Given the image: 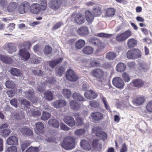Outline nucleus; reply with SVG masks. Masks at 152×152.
I'll use <instances>...</instances> for the list:
<instances>
[{"label": "nucleus", "instance_id": "1", "mask_svg": "<svg viewBox=\"0 0 152 152\" xmlns=\"http://www.w3.org/2000/svg\"><path fill=\"white\" fill-rule=\"evenodd\" d=\"M90 74L92 77L96 78L98 83L100 84L104 83L106 81L108 75L107 72L100 68L94 69L91 72Z\"/></svg>", "mask_w": 152, "mask_h": 152}, {"label": "nucleus", "instance_id": "2", "mask_svg": "<svg viewBox=\"0 0 152 152\" xmlns=\"http://www.w3.org/2000/svg\"><path fill=\"white\" fill-rule=\"evenodd\" d=\"M40 4L37 3L32 4L30 6V11L32 13L37 14L40 11H44L47 7V0H40Z\"/></svg>", "mask_w": 152, "mask_h": 152}, {"label": "nucleus", "instance_id": "3", "mask_svg": "<svg viewBox=\"0 0 152 152\" xmlns=\"http://www.w3.org/2000/svg\"><path fill=\"white\" fill-rule=\"evenodd\" d=\"M75 140L72 137H66L64 139L61 145L65 150L72 149L75 147Z\"/></svg>", "mask_w": 152, "mask_h": 152}, {"label": "nucleus", "instance_id": "4", "mask_svg": "<svg viewBox=\"0 0 152 152\" xmlns=\"http://www.w3.org/2000/svg\"><path fill=\"white\" fill-rule=\"evenodd\" d=\"M132 34L131 31L127 30L117 35L116 37V40L118 42H122L129 37L132 35Z\"/></svg>", "mask_w": 152, "mask_h": 152}, {"label": "nucleus", "instance_id": "5", "mask_svg": "<svg viewBox=\"0 0 152 152\" xmlns=\"http://www.w3.org/2000/svg\"><path fill=\"white\" fill-rule=\"evenodd\" d=\"M92 130L96 136L99 137L103 140L107 139V135L105 132L102 131L101 127L96 126L93 128Z\"/></svg>", "mask_w": 152, "mask_h": 152}, {"label": "nucleus", "instance_id": "6", "mask_svg": "<svg viewBox=\"0 0 152 152\" xmlns=\"http://www.w3.org/2000/svg\"><path fill=\"white\" fill-rule=\"evenodd\" d=\"M66 77L67 79L72 82L76 81L79 79L76 73L71 69H69L66 71Z\"/></svg>", "mask_w": 152, "mask_h": 152}, {"label": "nucleus", "instance_id": "7", "mask_svg": "<svg viewBox=\"0 0 152 152\" xmlns=\"http://www.w3.org/2000/svg\"><path fill=\"white\" fill-rule=\"evenodd\" d=\"M112 82L113 85L116 88L120 89L124 88V83L121 78L119 77H114L112 80Z\"/></svg>", "mask_w": 152, "mask_h": 152}, {"label": "nucleus", "instance_id": "8", "mask_svg": "<svg viewBox=\"0 0 152 152\" xmlns=\"http://www.w3.org/2000/svg\"><path fill=\"white\" fill-rule=\"evenodd\" d=\"M26 98L33 103L36 102L37 101V97L34 95L33 89H28L24 93Z\"/></svg>", "mask_w": 152, "mask_h": 152}, {"label": "nucleus", "instance_id": "9", "mask_svg": "<svg viewBox=\"0 0 152 152\" xmlns=\"http://www.w3.org/2000/svg\"><path fill=\"white\" fill-rule=\"evenodd\" d=\"M30 5L27 1H24L22 3L18 8V12L21 14H23L28 12L30 10Z\"/></svg>", "mask_w": 152, "mask_h": 152}, {"label": "nucleus", "instance_id": "10", "mask_svg": "<svg viewBox=\"0 0 152 152\" xmlns=\"http://www.w3.org/2000/svg\"><path fill=\"white\" fill-rule=\"evenodd\" d=\"M18 54L21 58L25 61H28L30 57V53L25 48L20 49L19 51Z\"/></svg>", "mask_w": 152, "mask_h": 152}, {"label": "nucleus", "instance_id": "11", "mask_svg": "<svg viewBox=\"0 0 152 152\" xmlns=\"http://www.w3.org/2000/svg\"><path fill=\"white\" fill-rule=\"evenodd\" d=\"M62 3L61 0H51L49 2V7L53 10H56L60 7Z\"/></svg>", "mask_w": 152, "mask_h": 152}, {"label": "nucleus", "instance_id": "12", "mask_svg": "<svg viewBox=\"0 0 152 152\" xmlns=\"http://www.w3.org/2000/svg\"><path fill=\"white\" fill-rule=\"evenodd\" d=\"M144 83V82L143 80L137 78L132 80L129 84V86L131 85L133 87L139 88L143 86Z\"/></svg>", "mask_w": 152, "mask_h": 152}, {"label": "nucleus", "instance_id": "13", "mask_svg": "<svg viewBox=\"0 0 152 152\" xmlns=\"http://www.w3.org/2000/svg\"><path fill=\"white\" fill-rule=\"evenodd\" d=\"M35 128L34 130L36 133L39 135L41 136L44 133V126L42 123L38 122L35 124Z\"/></svg>", "mask_w": 152, "mask_h": 152}, {"label": "nucleus", "instance_id": "14", "mask_svg": "<svg viewBox=\"0 0 152 152\" xmlns=\"http://www.w3.org/2000/svg\"><path fill=\"white\" fill-rule=\"evenodd\" d=\"M91 117L92 119L95 121H100L104 118V115L102 113L96 111L91 113Z\"/></svg>", "mask_w": 152, "mask_h": 152}, {"label": "nucleus", "instance_id": "15", "mask_svg": "<svg viewBox=\"0 0 152 152\" xmlns=\"http://www.w3.org/2000/svg\"><path fill=\"white\" fill-rule=\"evenodd\" d=\"M64 122L69 126L73 127L75 124L74 118L72 116L69 115L65 116L64 118Z\"/></svg>", "mask_w": 152, "mask_h": 152}, {"label": "nucleus", "instance_id": "16", "mask_svg": "<svg viewBox=\"0 0 152 152\" xmlns=\"http://www.w3.org/2000/svg\"><path fill=\"white\" fill-rule=\"evenodd\" d=\"M85 97L88 99H92L96 98L98 94L91 90L87 91L84 94Z\"/></svg>", "mask_w": 152, "mask_h": 152}, {"label": "nucleus", "instance_id": "17", "mask_svg": "<svg viewBox=\"0 0 152 152\" xmlns=\"http://www.w3.org/2000/svg\"><path fill=\"white\" fill-rule=\"evenodd\" d=\"M80 147L86 151H90L91 149V146L89 142L85 140H81L80 142Z\"/></svg>", "mask_w": 152, "mask_h": 152}, {"label": "nucleus", "instance_id": "18", "mask_svg": "<svg viewBox=\"0 0 152 152\" xmlns=\"http://www.w3.org/2000/svg\"><path fill=\"white\" fill-rule=\"evenodd\" d=\"M66 105V102L64 100H57L54 102L53 106L57 108H61L65 106Z\"/></svg>", "mask_w": 152, "mask_h": 152}, {"label": "nucleus", "instance_id": "19", "mask_svg": "<svg viewBox=\"0 0 152 152\" xmlns=\"http://www.w3.org/2000/svg\"><path fill=\"white\" fill-rule=\"evenodd\" d=\"M5 48L9 53H12L16 52V48L15 44L12 43H9L5 45Z\"/></svg>", "mask_w": 152, "mask_h": 152}, {"label": "nucleus", "instance_id": "20", "mask_svg": "<svg viewBox=\"0 0 152 152\" xmlns=\"http://www.w3.org/2000/svg\"><path fill=\"white\" fill-rule=\"evenodd\" d=\"M75 22L78 24H81L85 22V18L83 15L81 14H78L74 18Z\"/></svg>", "mask_w": 152, "mask_h": 152}, {"label": "nucleus", "instance_id": "21", "mask_svg": "<svg viewBox=\"0 0 152 152\" xmlns=\"http://www.w3.org/2000/svg\"><path fill=\"white\" fill-rule=\"evenodd\" d=\"M85 17L87 21L91 23L94 20V16L93 14L89 10H86L85 12Z\"/></svg>", "mask_w": 152, "mask_h": 152}, {"label": "nucleus", "instance_id": "22", "mask_svg": "<svg viewBox=\"0 0 152 152\" xmlns=\"http://www.w3.org/2000/svg\"><path fill=\"white\" fill-rule=\"evenodd\" d=\"M7 142L9 145H17L18 144V139L15 136H11L7 139Z\"/></svg>", "mask_w": 152, "mask_h": 152}, {"label": "nucleus", "instance_id": "23", "mask_svg": "<svg viewBox=\"0 0 152 152\" xmlns=\"http://www.w3.org/2000/svg\"><path fill=\"white\" fill-rule=\"evenodd\" d=\"M20 132L23 135L29 136H32L33 134L31 129L25 127L22 128Z\"/></svg>", "mask_w": 152, "mask_h": 152}, {"label": "nucleus", "instance_id": "24", "mask_svg": "<svg viewBox=\"0 0 152 152\" xmlns=\"http://www.w3.org/2000/svg\"><path fill=\"white\" fill-rule=\"evenodd\" d=\"M77 34L81 36H84L88 33V29L85 26H82L79 28L77 31Z\"/></svg>", "mask_w": 152, "mask_h": 152}, {"label": "nucleus", "instance_id": "25", "mask_svg": "<svg viewBox=\"0 0 152 152\" xmlns=\"http://www.w3.org/2000/svg\"><path fill=\"white\" fill-rule=\"evenodd\" d=\"M133 103L138 105L142 104L145 101V99L143 96H139L137 97L133 100Z\"/></svg>", "mask_w": 152, "mask_h": 152}, {"label": "nucleus", "instance_id": "26", "mask_svg": "<svg viewBox=\"0 0 152 152\" xmlns=\"http://www.w3.org/2000/svg\"><path fill=\"white\" fill-rule=\"evenodd\" d=\"M115 10L113 8H107L105 12V15L106 16L111 17L115 15Z\"/></svg>", "mask_w": 152, "mask_h": 152}, {"label": "nucleus", "instance_id": "27", "mask_svg": "<svg viewBox=\"0 0 152 152\" xmlns=\"http://www.w3.org/2000/svg\"><path fill=\"white\" fill-rule=\"evenodd\" d=\"M73 99L79 101H84L85 99L78 93L75 92L72 95Z\"/></svg>", "mask_w": 152, "mask_h": 152}, {"label": "nucleus", "instance_id": "28", "mask_svg": "<svg viewBox=\"0 0 152 152\" xmlns=\"http://www.w3.org/2000/svg\"><path fill=\"white\" fill-rule=\"evenodd\" d=\"M48 124L53 127L58 128L59 127L58 121L55 119H50L48 121Z\"/></svg>", "mask_w": 152, "mask_h": 152}, {"label": "nucleus", "instance_id": "29", "mask_svg": "<svg viewBox=\"0 0 152 152\" xmlns=\"http://www.w3.org/2000/svg\"><path fill=\"white\" fill-rule=\"evenodd\" d=\"M126 66L125 64L122 63H119L116 66V70L120 72H124L126 69Z\"/></svg>", "mask_w": 152, "mask_h": 152}, {"label": "nucleus", "instance_id": "30", "mask_svg": "<svg viewBox=\"0 0 152 152\" xmlns=\"http://www.w3.org/2000/svg\"><path fill=\"white\" fill-rule=\"evenodd\" d=\"M63 60V58H59L50 61L49 65L51 68H54L56 65L60 63Z\"/></svg>", "mask_w": 152, "mask_h": 152}, {"label": "nucleus", "instance_id": "31", "mask_svg": "<svg viewBox=\"0 0 152 152\" xmlns=\"http://www.w3.org/2000/svg\"><path fill=\"white\" fill-rule=\"evenodd\" d=\"M82 51L86 54L90 55L93 53L94 49L91 47L87 46L83 48Z\"/></svg>", "mask_w": 152, "mask_h": 152}, {"label": "nucleus", "instance_id": "32", "mask_svg": "<svg viewBox=\"0 0 152 152\" xmlns=\"http://www.w3.org/2000/svg\"><path fill=\"white\" fill-rule=\"evenodd\" d=\"M92 12L94 17H98L102 14V11L101 8L97 7L93 9Z\"/></svg>", "mask_w": 152, "mask_h": 152}, {"label": "nucleus", "instance_id": "33", "mask_svg": "<svg viewBox=\"0 0 152 152\" xmlns=\"http://www.w3.org/2000/svg\"><path fill=\"white\" fill-rule=\"evenodd\" d=\"M44 94L45 99L48 101H51L53 99V96L51 91H47L45 92Z\"/></svg>", "mask_w": 152, "mask_h": 152}, {"label": "nucleus", "instance_id": "34", "mask_svg": "<svg viewBox=\"0 0 152 152\" xmlns=\"http://www.w3.org/2000/svg\"><path fill=\"white\" fill-rule=\"evenodd\" d=\"M116 53L113 51H110L106 54V58L109 60H113L116 57Z\"/></svg>", "mask_w": 152, "mask_h": 152}, {"label": "nucleus", "instance_id": "35", "mask_svg": "<svg viewBox=\"0 0 152 152\" xmlns=\"http://www.w3.org/2000/svg\"><path fill=\"white\" fill-rule=\"evenodd\" d=\"M69 104L71 107L74 110H78L80 108V104L73 100L70 102Z\"/></svg>", "mask_w": 152, "mask_h": 152}, {"label": "nucleus", "instance_id": "36", "mask_svg": "<svg viewBox=\"0 0 152 152\" xmlns=\"http://www.w3.org/2000/svg\"><path fill=\"white\" fill-rule=\"evenodd\" d=\"M85 44V42L83 39H79L75 43V46L77 49H80L83 47Z\"/></svg>", "mask_w": 152, "mask_h": 152}, {"label": "nucleus", "instance_id": "37", "mask_svg": "<svg viewBox=\"0 0 152 152\" xmlns=\"http://www.w3.org/2000/svg\"><path fill=\"white\" fill-rule=\"evenodd\" d=\"M134 56V59L140 58L141 56L140 50L138 49H132Z\"/></svg>", "mask_w": 152, "mask_h": 152}, {"label": "nucleus", "instance_id": "38", "mask_svg": "<svg viewBox=\"0 0 152 152\" xmlns=\"http://www.w3.org/2000/svg\"><path fill=\"white\" fill-rule=\"evenodd\" d=\"M127 44L129 48H133L137 45V42L133 38L129 39L127 41Z\"/></svg>", "mask_w": 152, "mask_h": 152}, {"label": "nucleus", "instance_id": "39", "mask_svg": "<svg viewBox=\"0 0 152 152\" xmlns=\"http://www.w3.org/2000/svg\"><path fill=\"white\" fill-rule=\"evenodd\" d=\"M32 44L31 42L28 41H24L20 45V48H28V50H30V48Z\"/></svg>", "mask_w": 152, "mask_h": 152}, {"label": "nucleus", "instance_id": "40", "mask_svg": "<svg viewBox=\"0 0 152 152\" xmlns=\"http://www.w3.org/2000/svg\"><path fill=\"white\" fill-rule=\"evenodd\" d=\"M62 93L64 96L67 98H69L72 94V92L70 90L66 88L63 89Z\"/></svg>", "mask_w": 152, "mask_h": 152}, {"label": "nucleus", "instance_id": "41", "mask_svg": "<svg viewBox=\"0 0 152 152\" xmlns=\"http://www.w3.org/2000/svg\"><path fill=\"white\" fill-rule=\"evenodd\" d=\"M10 72L11 74L17 76L20 75V70L15 68H12L10 70Z\"/></svg>", "mask_w": 152, "mask_h": 152}, {"label": "nucleus", "instance_id": "42", "mask_svg": "<svg viewBox=\"0 0 152 152\" xmlns=\"http://www.w3.org/2000/svg\"><path fill=\"white\" fill-rule=\"evenodd\" d=\"M52 48L49 45H45L43 50L44 53L47 55L51 54L52 52Z\"/></svg>", "mask_w": 152, "mask_h": 152}, {"label": "nucleus", "instance_id": "43", "mask_svg": "<svg viewBox=\"0 0 152 152\" xmlns=\"http://www.w3.org/2000/svg\"><path fill=\"white\" fill-rule=\"evenodd\" d=\"M90 65L94 67L99 66L100 65V63L99 61L94 59L91 61L90 63Z\"/></svg>", "mask_w": 152, "mask_h": 152}, {"label": "nucleus", "instance_id": "44", "mask_svg": "<svg viewBox=\"0 0 152 152\" xmlns=\"http://www.w3.org/2000/svg\"><path fill=\"white\" fill-rule=\"evenodd\" d=\"M6 87L9 88L13 89L15 86V84L13 81L7 80L5 83Z\"/></svg>", "mask_w": 152, "mask_h": 152}, {"label": "nucleus", "instance_id": "45", "mask_svg": "<svg viewBox=\"0 0 152 152\" xmlns=\"http://www.w3.org/2000/svg\"><path fill=\"white\" fill-rule=\"evenodd\" d=\"M11 131L8 129H5L2 130L1 132V135L4 137H7L11 133Z\"/></svg>", "mask_w": 152, "mask_h": 152}, {"label": "nucleus", "instance_id": "46", "mask_svg": "<svg viewBox=\"0 0 152 152\" xmlns=\"http://www.w3.org/2000/svg\"><path fill=\"white\" fill-rule=\"evenodd\" d=\"M31 143L28 141H25L23 142L21 145V147L22 151H24L30 145Z\"/></svg>", "mask_w": 152, "mask_h": 152}, {"label": "nucleus", "instance_id": "47", "mask_svg": "<svg viewBox=\"0 0 152 152\" xmlns=\"http://www.w3.org/2000/svg\"><path fill=\"white\" fill-rule=\"evenodd\" d=\"M41 58L39 57H37L36 55H34L33 57L31 59V62L32 64L39 63L40 61Z\"/></svg>", "mask_w": 152, "mask_h": 152}, {"label": "nucleus", "instance_id": "48", "mask_svg": "<svg viewBox=\"0 0 152 152\" xmlns=\"http://www.w3.org/2000/svg\"><path fill=\"white\" fill-rule=\"evenodd\" d=\"M122 78L125 82H128L130 80L129 74L126 72H124L122 75Z\"/></svg>", "mask_w": 152, "mask_h": 152}, {"label": "nucleus", "instance_id": "49", "mask_svg": "<svg viewBox=\"0 0 152 152\" xmlns=\"http://www.w3.org/2000/svg\"><path fill=\"white\" fill-rule=\"evenodd\" d=\"M18 100L21 104L24 105L25 107H28L30 106V102L26 99H21L19 98Z\"/></svg>", "mask_w": 152, "mask_h": 152}, {"label": "nucleus", "instance_id": "50", "mask_svg": "<svg viewBox=\"0 0 152 152\" xmlns=\"http://www.w3.org/2000/svg\"><path fill=\"white\" fill-rule=\"evenodd\" d=\"M50 116V114L49 113L43 112L41 119L45 121L48 119Z\"/></svg>", "mask_w": 152, "mask_h": 152}, {"label": "nucleus", "instance_id": "51", "mask_svg": "<svg viewBox=\"0 0 152 152\" xmlns=\"http://www.w3.org/2000/svg\"><path fill=\"white\" fill-rule=\"evenodd\" d=\"M64 71L65 69L63 66H60L56 72V75L60 77L61 76Z\"/></svg>", "mask_w": 152, "mask_h": 152}, {"label": "nucleus", "instance_id": "52", "mask_svg": "<svg viewBox=\"0 0 152 152\" xmlns=\"http://www.w3.org/2000/svg\"><path fill=\"white\" fill-rule=\"evenodd\" d=\"M97 36L98 37H101L109 38L112 36L113 34H106L103 33H98L97 34Z\"/></svg>", "mask_w": 152, "mask_h": 152}, {"label": "nucleus", "instance_id": "53", "mask_svg": "<svg viewBox=\"0 0 152 152\" xmlns=\"http://www.w3.org/2000/svg\"><path fill=\"white\" fill-rule=\"evenodd\" d=\"M146 108L148 112L150 113L152 112V100L149 101L147 103Z\"/></svg>", "mask_w": 152, "mask_h": 152}, {"label": "nucleus", "instance_id": "54", "mask_svg": "<svg viewBox=\"0 0 152 152\" xmlns=\"http://www.w3.org/2000/svg\"><path fill=\"white\" fill-rule=\"evenodd\" d=\"M15 3L14 2L10 3L7 7L8 10L10 12L13 11L16 7L15 5Z\"/></svg>", "mask_w": 152, "mask_h": 152}, {"label": "nucleus", "instance_id": "55", "mask_svg": "<svg viewBox=\"0 0 152 152\" xmlns=\"http://www.w3.org/2000/svg\"><path fill=\"white\" fill-rule=\"evenodd\" d=\"M75 119L76 121L77 125V126H81L83 124V118L78 117L76 118Z\"/></svg>", "mask_w": 152, "mask_h": 152}, {"label": "nucleus", "instance_id": "56", "mask_svg": "<svg viewBox=\"0 0 152 152\" xmlns=\"http://www.w3.org/2000/svg\"><path fill=\"white\" fill-rule=\"evenodd\" d=\"M45 84L44 83H41L37 88L38 91L41 93H43L45 90Z\"/></svg>", "mask_w": 152, "mask_h": 152}, {"label": "nucleus", "instance_id": "57", "mask_svg": "<svg viewBox=\"0 0 152 152\" xmlns=\"http://www.w3.org/2000/svg\"><path fill=\"white\" fill-rule=\"evenodd\" d=\"M99 41L96 39H95L94 38L91 39L89 40V42L90 44L94 46H98V43Z\"/></svg>", "mask_w": 152, "mask_h": 152}, {"label": "nucleus", "instance_id": "58", "mask_svg": "<svg viewBox=\"0 0 152 152\" xmlns=\"http://www.w3.org/2000/svg\"><path fill=\"white\" fill-rule=\"evenodd\" d=\"M89 105L92 107L96 108L99 106V104L98 102L93 100L90 102Z\"/></svg>", "mask_w": 152, "mask_h": 152}, {"label": "nucleus", "instance_id": "59", "mask_svg": "<svg viewBox=\"0 0 152 152\" xmlns=\"http://www.w3.org/2000/svg\"><path fill=\"white\" fill-rule=\"evenodd\" d=\"M7 151L8 152H17V148L15 146H11L7 148Z\"/></svg>", "mask_w": 152, "mask_h": 152}, {"label": "nucleus", "instance_id": "60", "mask_svg": "<svg viewBox=\"0 0 152 152\" xmlns=\"http://www.w3.org/2000/svg\"><path fill=\"white\" fill-rule=\"evenodd\" d=\"M127 57L129 59H134L133 54L132 50H130L126 53Z\"/></svg>", "mask_w": 152, "mask_h": 152}, {"label": "nucleus", "instance_id": "61", "mask_svg": "<svg viewBox=\"0 0 152 152\" xmlns=\"http://www.w3.org/2000/svg\"><path fill=\"white\" fill-rule=\"evenodd\" d=\"M102 99L106 109L107 110H110V106L107 104V102L105 98L104 97H103Z\"/></svg>", "mask_w": 152, "mask_h": 152}, {"label": "nucleus", "instance_id": "62", "mask_svg": "<svg viewBox=\"0 0 152 152\" xmlns=\"http://www.w3.org/2000/svg\"><path fill=\"white\" fill-rule=\"evenodd\" d=\"M38 149L37 147L34 148L32 146L29 147L26 151V152H38Z\"/></svg>", "mask_w": 152, "mask_h": 152}, {"label": "nucleus", "instance_id": "63", "mask_svg": "<svg viewBox=\"0 0 152 152\" xmlns=\"http://www.w3.org/2000/svg\"><path fill=\"white\" fill-rule=\"evenodd\" d=\"M85 132V130L83 129H80L76 130L75 134L76 135H80L84 134Z\"/></svg>", "mask_w": 152, "mask_h": 152}, {"label": "nucleus", "instance_id": "64", "mask_svg": "<svg viewBox=\"0 0 152 152\" xmlns=\"http://www.w3.org/2000/svg\"><path fill=\"white\" fill-rule=\"evenodd\" d=\"M10 103L12 106L15 107V108L18 107L17 100L16 98H14L10 101Z\"/></svg>", "mask_w": 152, "mask_h": 152}]
</instances>
